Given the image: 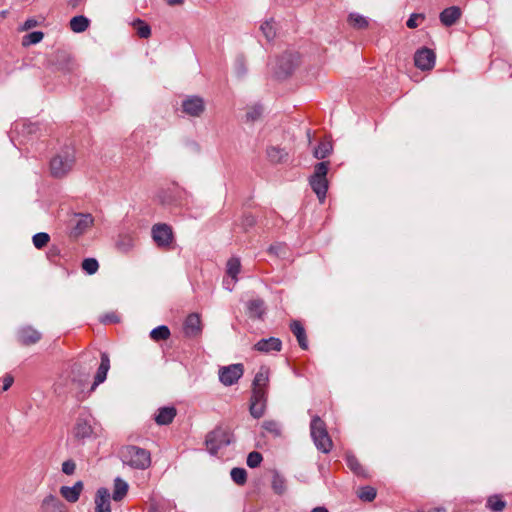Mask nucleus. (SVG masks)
<instances>
[{
    "label": "nucleus",
    "mask_w": 512,
    "mask_h": 512,
    "mask_svg": "<svg viewBox=\"0 0 512 512\" xmlns=\"http://www.w3.org/2000/svg\"><path fill=\"white\" fill-rule=\"evenodd\" d=\"M120 456L123 464L132 469L145 470L151 465L150 452L135 445L123 447L120 450Z\"/></svg>",
    "instance_id": "f257e3e1"
},
{
    "label": "nucleus",
    "mask_w": 512,
    "mask_h": 512,
    "mask_svg": "<svg viewBox=\"0 0 512 512\" xmlns=\"http://www.w3.org/2000/svg\"><path fill=\"white\" fill-rule=\"evenodd\" d=\"M76 161L75 149L64 147L50 161V174L54 178L65 177L74 167Z\"/></svg>",
    "instance_id": "f03ea898"
},
{
    "label": "nucleus",
    "mask_w": 512,
    "mask_h": 512,
    "mask_svg": "<svg viewBox=\"0 0 512 512\" xmlns=\"http://www.w3.org/2000/svg\"><path fill=\"white\" fill-rule=\"evenodd\" d=\"M310 434L316 448L323 452L329 453L332 449V440L327 432L325 422L319 417L314 416L310 423Z\"/></svg>",
    "instance_id": "7ed1b4c3"
},
{
    "label": "nucleus",
    "mask_w": 512,
    "mask_h": 512,
    "mask_svg": "<svg viewBox=\"0 0 512 512\" xmlns=\"http://www.w3.org/2000/svg\"><path fill=\"white\" fill-rule=\"evenodd\" d=\"M329 162H319L314 167V173L309 178V184L313 192L321 203L324 202L328 190V173Z\"/></svg>",
    "instance_id": "20e7f679"
},
{
    "label": "nucleus",
    "mask_w": 512,
    "mask_h": 512,
    "mask_svg": "<svg viewBox=\"0 0 512 512\" xmlns=\"http://www.w3.org/2000/svg\"><path fill=\"white\" fill-rule=\"evenodd\" d=\"M232 441L233 435L230 429L218 426L207 434L205 445L211 455H216L221 448L228 446Z\"/></svg>",
    "instance_id": "39448f33"
},
{
    "label": "nucleus",
    "mask_w": 512,
    "mask_h": 512,
    "mask_svg": "<svg viewBox=\"0 0 512 512\" xmlns=\"http://www.w3.org/2000/svg\"><path fill=\"white\" fill-rule=\"evenodd\" d=\"M97 365V357L92 354H83L79 360L72 365V381L84 384L88 381L93 368Z\"/></svg>",
    "instance_id": "423d86ee"
},
{
    "label": "nucleus",
    "mask_w": 512,
    "mask_h": 512,
    "mask_svg": "<svg viewBox=\"0 0 512 512\" xmlns=\"http://www.w3.org/2000/svg\"><path fill=\"white\" fill-rule=\"evenodd\" d=\"M244 366L241 363L230 364L219 368V381L224 386H232L236 384L243 376Z\"/></svg>",
    "instance_id": "0eeeda50"
},
{
    "label": "nucleus",
    "mask_w": 512,
    "mask_h": 512,
    "mask_svg": "<svg viewBox=\"0 0 512 512\" xmlns=\"http://www.w3.org/2000/svg\"><path fill=\"white\" fill-rule=\"evenodd\" d=\"M152 238L158 247H168L173 241V232L169 225L155 224L152 227Z\"/></svg>",
    "instance_id": "6e6552de"
},
{
    "label": "nucleus",
    "mask_w": 512,
    "mask_h": 512,
    "mask_svg": "<svg viewBox=\"0 0 512 512\" xmlns=\"http://www.w3.org/2000/svg\"><path fill=\"white\" fill-rule=\"evenodd\" d=\"M298 57L293 53H284L276 62V74L278 77H287L295 69Z\"/></svg>",
    "instance_id": "1a4fd4ad"
},
{
    "label": "nucleus",
    "mask_w": 512,
    "mask_h": 512,
    "mask_svg": "<svg viewBox=\"0 0 512 512\" xmlns=\"http://www.w3.org/2000/svg\"><path fill=\"white\" fill-rule=\"evenodd\" d=\"M436 55L433 50L423 47L414 55L415 66L423 71L431 70L435 65Z\"/></svg>",
    "instance_id": "9d476101"
},
{
    "label": "nucleus",
    "mask_w": 512,
    "mask_h": 512,
    "mask_svg": "<svg viewBox=\"0 0 512 512\" xmlns=\"http://www.w3.org/2000/svg\"><path fill=\"white\" fill-rule=\"evenodd\" d=\"M183 112L191 117H200L205 111V102L199 96H189L182 101Z\"/></svg>",
    "instance_id": "9b49d317"
},
{
    "label": "nucleus",
    "mask_w": 512,
    "mask_h": 512,
    "mask_svg": "<svg viewBox=\"0 0 512 512\" xmlns=\"http://www.w3.org/2000/svg\"><path fill=\"white\" fill-rule=\"evenodd\" d=\"M183 332L186 337L195 338L202 333L200 316L197 313L189 314L183 324Z\"/></svg>",
    "instance_id": "f8f14e48"
},
{
    "label": "nucleus",
    "mask_w": 512,
    "mask_h": 512,
    "mask_svg": "<svg viewBox=\"0 0 512 512\" xmlns=\"http://www.w3.org/2000/svg\"><path fill=\"white\" fill-rule=\"evenodd\" d=\"M92 421L90 416H79L73 430L74 436L78 439L90 437L93 433Z\"/></svg>",
    "instance_id": "ddd939ff"
},
{
    "label": "nucleus",
    "mask_w": 512,
    "mask_h": 512,
    "mask_svg": "<svg viewBox=\"0 0 512 512\" xmlns=\"http://www.w3.org/2000/svg\"><path fill=\"white\" fill-rule=\"evenodd\" d=\"M38 512H66V509L65 504L56 495L49 494L41 501Z\"/></svg>",
    "instance_id": "4468645a"
},
{
    "label": "nucleus",
    "mask_w": 512,
    "mask_h": 512,
    "mask_svg": "<svg viewBox=\"0 0 512 512\" xmlns=\"http://www.w3.org/2000/svg\"><path fill=\"white\" fill-rule=\"evenodd\" d=\"M18 341L22 345H32L41 339V333L32 326L21 327L17 332Z\"/></svg>",
    "instance_id": "2eb2a0df"
},
{
    "label": "nucleus",
    "mask_w": 512,
    "mask_h": 512,
    "mask_svg": "<svg viewBox=\"0 0 512 512\" xmlns=\"http://www.w3.org/2000/svg\"><path fill=\"white\" fill-rule=\"evenodd\" d=\"M101 361L98 366L94 383L92 384L91 390H94L99 384L103 383L106 380L107 373L110 369V359L109 355L105 352L100 353Z\"/></svg>",
    "instance_id": "dca6fc26"
},
{
    "label": "nucleus",
    "mask_w": 512,
    "mask_h": 512,
    "mask_svg": "<svg viewBox=\"0 0 512 512\" xmlns=\"http://www.w3.org/2000/svg\"><path fill=\"white\" fill-rule=\"evenodd\" d=\"M110 498L107 488H99L95 496V512H111Z\"/></svg>",
    "instance_id": "f3484780"
},
{
    "label": "nucleus",
    "mask_w": 512,
    "mask_h": 512,
    "mask_svg": "<svg viewBox=\"0 0 512 512\" xmlns=\"http://www.w3.org/2000/svg\"><path fill=\"white\" fill-rule=\"evenodd\" d=\"M282 348V342L279 338L270 337L260 339L255 345L254 349L263 353H270L273 351H280Z\"/></svg>",
    "instance_id": "a211bd4d"
},
{
    "label": "nucleus",
    "mask_w": 512,
    "mask_h": 512,
    "mask_svg": "<svg viewBox=\"0 0 512 512\" xmlns=\"http://www.w3.org/2000/svg\"><path fill=\"white\" fill-rule=\"evenodd\" d=\"M83 490L82 481H77L73 486H62L60 488L61 495L70 503L78 501Z\"/></svg>",
    "instance_id": "6ab92c4d"
},
{
    "label": "nucleus",
    "mask_w": 512,
    "mask_h": 512,
    "mask_svg": "<svg viewBox=\"0 0 512 512\" xmlns=\"http://www.w3.org/2000/svg\"><path fill=\"white\" fill-rule=\"evenodd\" d=\"M76 217L72 233L77 237L83 234L93 224V218L90 214H78Z\"/></svg>",
    "instance_id": "aec40b11"
},
{
    "label": "nucleus",
    "mask_w": 512,
    "mask_h": 512,
    "mask_svg": "<svg viewBox=\"0 0 512 512\" xmlns=\"http://www.w3.org/2000/svg\"><path fill=\"white\" fill-rule=\"evenodd\" d=\"M461 16V10L457 6H451L440 13V21L444 26H452Z\"/></svg>",
    "instance_id": "412c9836"
},
{
    "label": "nucleus",
    "mask_w": 512,
    "mask_h": 512,
    "mask_svg": "<svg viewBox=\"0 0 512 512\" xmlns=\"http://www.w3.org/2000/svg\"><path fill=\"white\" fill-rule=\"evenodd\" d=\"M290 329L297 338L299 346L304 350L308 349V341L303 325L299 321L294 320L290 324Z\"/></svg>",
    "instance_id": "4be33fe9"
},
{
    "label": "nucleus",
    "mask_w": 512,
    "mask_h": 512,
    "mask_svg": "<svg viewBox=\"0 0 512 512\" xmlns=\"http://www.w3.org/2000/svg\"><path fill=\"white\" fill-rule=\"evenodd\" d=\"M176 416V409L174 407H162L158 410L155 416V422L158 425L170 424Z\"/></svg>",
    "instance_id": "5701e85b"
},
{
    "label": "nucleus",
    "mask_w": 512,
    "mask_h": 512,
    "mask_svg": "<svg viewBox=\"0 0 512 512\" xmlns=\"http://www.w3.org/2000/svg\"><path fill=\"white\" fill-rule=\"evenodd\" d=\"M266 154L268 160L273 164L284 163L288 159V152L276 146L268 147Z\"/></svg>",
    "instance_id": "b1692460"
},
{
    "label": "nucleus",
    "mask_w": 512,
    "mask_h": 512,
    "mask_svg": "<svg viewBox=\"0 0 512 512\" xmlns=\"http://www.w3.org/2000/svg\"><path fill=\"white\" fill-rule=\"evenodd\" d=\"M128 489L129 485L126 481H124L120 477L115 478L114 489L112 494L113 500L116 502L122 501L126 497Z\"/></svg>",
    "instance_id": "393cba45"
},
{
    "label": "nucleus",
    "mask_w": 512,
    "mask_h": 512,
    "mask_svg": "<svg viewBox=\"0 0 512 512\" xmlns=\"http://www.w3.org/2000/svg\"><path fill=\"white\" fill-rule=\"evenodd\" d=\"M241 270L240 259L237 257H232L227 261L226 265V273L231 278L232 285H235L238 281V274Z\"/></svg>",
    "instance_id": "a878e982"
},
{
    "label": "nucleus",
    "mask_w": 512,
    "mask_h": 512,
    "mask_svg": "<svg viewBox=\"0 0 512 512\" xmlns=\"http://www.w3.org/2000/svg\"><path fill=\"white\" fill-rule=\"evenodd\" d=\"M268 383L269 369L262 366L254 377V380L252 382V388H260L267 390Z\"/></svg>",
    "instance_id": "bb28decb"
},
{
    "label": "nucleus",
    "mask_w": 512,
    "mask_h": 512,
    "mask_svg": "<svg viewBox=\"0 0 512 512\" xmlns=\"http://www.w3.org/2000/svg\"><path fill=\"white\" fill-rule=\"evenodd\" d=\"M89 25L90 20L83 15L74 16L69 22L70 29L75 33H82L86 31Z\"/></svg>",
    "instance_id": "cd10ccee"
},
{
    "label": "nucleus",
    "mask_w": 512,
    "mask_h": 512,
    "mask_svg": "<svg viewBox=\"0 0 512 512\" xmlns=\"http://www.w3.org/2000/svg\"><path fill=\"white\" fill-rule=\"evenodd\" d=\"M135 246V238L131 234L119 235L116 241L117 249L122 253H128Z\"/></svg>",
    "instance_id": "c85d7f7f"
},
{
    "label": "nucleus",
    "mask_w": 512,
    "mask_h": 512,
    "mask_svg": "<svg viewBox=\"0 0 512 512\" xmlns=\"http://www.w3.org/2000/svg\"><path fill=\"white\" fill-rule=\"evenodd\" d=\"M247 309L251 317L261 318L265 312L262 299H252L247 302Z\"/></svg>",
    "instance_id": "c756f323"
},
{
    "label": "nucleus",
    "mask_w": 512,
    "mask_h": 512,
    "mask_svg": "<svg viewBox=\"0 0 512 512\" xmlns=\"http://www.w3.org/2000/svg\"><path fill=\"white\" fill-rule=\"evenodd\" d=\"M346 464L357 476L367 477L365 469L354 455L346 456Z\"/></svg>",
    "instance_id": "7c9ffc66"
},
{
    "label": "nucleus",
    "mask_w": 512,
    "mask_h": 512,
    "mask_svg": "<svg viewBox=\"0 0 512 512\" xmlns=\"http://www.w3.org/2000/svg\"><path fill=\"white\" fill-rule=\"evenodd\" d=\"M234 73L238 78H243L247 74L246 59L243 55L236 56L233 64Z\"/></svg>",
    "instance_id": "2f4dec72"
},
{
    "label": "nucleus",
    "mask_w": 512,
    "mask_h": 512,
    "mask_svg": "<svg viewBox=\"0 0 512 512\" xmlns=\"http://www.w3.org/2000/svg\"><path fill=\"white\" fill-rule=\"evenodd\" d=\"M170 335V330L166 325H160L150 332V337L154 341L167 340Z\"/></svg>",
    "instance_id": "473e14b6"
},
{
    "label": "nucleus",
    "mask_w": 512,
    "mask_h": 512,
    "mask_svg": "<svg viewBox=\"0 0 512 512\" xmlns=\"http://www.w3.org/2000/svg\"><path fill=\"white\" fill-rule=\"evenodd\" d=\"M331 151L332 144L330 142H321L315 147L313 155L316 159H324L331 153Z\"/></svg>",
    "instance_id": "72a5a7b5"
},
{
    "label": "nucleus",
    "mask_w": 512,
    "mask_h": 512,
    "mask_svg": "<svg viewBox=\"0 0 512 512\" xmlns=\"http://www.w3.org/2000/svg\"><path fill=\"white\" fill-rule=\"evenodd\" d=\"M348 22L357 29H364L368 26V20L358 13H351L348 17Z\"/></svg>",
    "instance_id": "f704fd0d"
},
{
    "label": "nucleus",
    "mask_w": 512,
    "mask_h": 512,
    "mask_svg": "<svg viewBox=\"0 0 512 512\" xmlns=\"http://www.w3.org/2000/svg\"><path fill=\"white\" fill-rule=\"evenodd\" d=\"M260 29L267 40H272L276 36V28L274 25V20L270 19L265 21Z\"/></svg>",
    "instance_id": "c9c22d12"
},
{
    "label": "nucleus",
    "mask_w": 512,
    "mask_h": 512,
    "mask_svg": "<svg viewBox=\"0 0 512 512\" xmlns=\"http://www.w3.org/2000/svg\"><path fill=\"white\" fill-rule=\"evenodd\" d=\"M376 494H377L376 489L371 486L361 487L357 493L358 497L362 501H366V502L373 501L376 497Z\"/></svg>",
    "instance_id": "e433bc0d"
},
{
    "label": "nucleus",
    "mask_w": 512,
    "mask_h": 512,
    "mask_svg": "<svg viewBox=\"0 0 512 512\" xmlns=\"http://www.w3.org/2000/svg\"><path fill=\"white\" fill-rule=\"evenodd\" d=\"M272 489L275 493L281 495L286 490V481L285 479L279 475L278 473H275L272 478Z\"/></svg>",
    "instance_id": "4c0bfd02"
},
{
    "label": "nucleus",
    "mask_w": 512,
    "mask_h": 512,
    "mask_svg": "<svg viewBox=\"0 0 512 512\" xmlns=\"http://www.w3.org/2000/svg\"><path fill=\"white\" fill-rule=\"evenodd\" d=\"M43 37H44L43 32L34 31V32H31L23 37L22 44H23V46L37 44L40 41H42Z\"/></svg>",
    "instance_id": "58836bf2"
},
{
    "label": "nucleus",
    "mask_w": 512,
    "mask_h": 512,
    "mask_svg": "<svg viewBox=\"0 0 512 512\" xmlns=\"http://www.w3.org/2000/svg\"><path fill=\"white\" fill-rule=\"evenodd\" d=\"M262 427L265 431L272 434L274 437H279L281 435L280 424L275 420L264 421Z\"/></svg>",
    "instance_id": "ea45409f"
},
{
    "label": "nucleus",
    "mask_w": 512,
    "mask_h": 512,
    "mask_svg": "<svg viewBox=\"0 0 512 512\" xmlns=\"http://www.w3.org/2000/svg\"><path fill=\"white\" fill-rule=\"evenodd\" d=\"M134 27L136 28L137 30V35L140 37V38H148L150 37L151 35V28L148 24H146L144 21L140 20V19H137L135 22H134Z\"/></svg>",
    "instance_id": "a19ab883"
},
{
    "label": "nucleus",
    "mask_w": 512,
    "mask_h": 512,
    "mask_svg": "<svg viewBox=\"0 0 512 512\" xmlns=\"http://www.w3.org/2000/svg\"><path fill=\"white\" fill-rule=\"evenodd\" d=\"M232 480L238 484L243 485L247 480V472L244 468L235 467L230 472Z\"/></svg>",
    "instance_id": "79ce46f5"
},
{
    "label": "nucleus",
    "mask_w": 512,
    "mask_h": 512,
    "mask_svg": "<svg viewBox=\"0 0 512 512\" xmlns=\"http://www.w3.org/2000/svg\"><path fill=\"white\" fill-rule=\"evenodd\" d=\"M263 113V107L259 104L250 106L247 108L246 112V120L250 122H254L258 120Z\"/></svg>",
    "instance_id": "37998d69"
},
{
    "label": "nucleus",
    "mask_w": 512,
    "mask_h": 512,
    "mask_svg": "<svg viewBox=\"0 0 512 512\" xmlns=\"http://www.w3.org/2000/svg\"><path fill=\"white\" fill-rule=\"evenodd\" d=\"M487 506L494 512H501L505 508L506 502L501 500L499 496L494 495L488 498Z\"/></svg>",
    "instance_id": "c03bdc74"
},
{
    "label": "nucleus",
    "mask_w": 512,
    "mask_h": 512,
    "mask_svg": "<svg viewBox=\"0 0 512 512\" xmlns=\"http://www.w3.org/2000/svg\"><path fill=\"white\" fill-rule=\"evenodd\" d=\"M266 410V404L258 402H250L249 411L253 418H261Z\"/></svg>",
    "instance_id": "a18cd8bd"
},
{
    "label": "nucleus",
    "mask_w": 512,
    "mask_h": 512,
    "mask_svg": "<svg viewBox=\"0 0 512 512\" xmlns=\"http://www.w3.org/2000/svg\"><path fill=\"white\" fill-rule=\"evenodd\" d=\"M98 268L99 264L95 258H86L82 262V269L89 275L95 274Z\"/></svg>",
    "instance_id": "49530a36"
},
{
    "label": "nucleus",
    "mask_w": 512,
    "mask_h": 512,
    "mask_svg": "<svg viewBox=\"0 0 512 512\" xmlns=\"http://www.w3.org/2000/svg\"><path fill=\"white\" fill-rule=\"evenodd\" d=\"M32 241L37 249H41L48 244L50 236L45 232H39L33 236Z\"/></svg>",
    "instance_id": "de8ad7c7"
},
{
    "label": "nucleus",
    "mask_w": 512,
    "mask_h": 512,
    "mask_svg": "<svg viewBox=\"0 0 512 512\" xmlns=\"http://www.w3.org/2000/svg\"><path fill=\"white\" fill-rule=\"evenodd\" d=\"M250 402L267 403V390L260 388H252Z\"/></svg>",
    "instance_id": "09e8293b"
},
{
    "label": "nucleus",
    "mask_w": 512,
    "mask_h": 512,
    "mask_svg": "<svg viewBox=\"0 0 512 512\" xmlns=\"http://www.w3.org/2000/svg\"><path fill=\"white\" fill-rule=\"evenodd\" d=\"M263 460L261 453L257 451L250 452L247 456L246 463L250 468L258 467Z\"/></svg>",
    "instance_id": "8fccbe9b"
},
{
    "label": "nucleus",
    "mask_w": 512,
    "mask_h": 512,
    "mask_svg": "<svg viewBox=\"0 0 512 512\" xmlns=\"http://www.w3.org/2000/svg\"><path fill=\"white\" fill-rule=\"evenodd\" d=\"M61 250L58 246L52 245L49 247L46 255L50 262L57 263L58 258L60 257Z\"/></svg>",
    "instance_id": "3c124183"
},
{
    "label": "nucleus",
    "mask_w": 512,
    "mask_h": 512,
    "mask_svg": "<svg viewBox=\"0 0 512 512\" xmlns=\"http://www.w3.org/2000/svg\"><path fill=\"white\" fill-rule=\"evenodd\" d=\"M424 19H425V16L423 14L413 13L410 15L409 19L407 20L406 25L408 28L414 29V28L418 27V25H419L418 21L419 20L423 21Z\"/></svg>",
    "instance_id": "603ef678"
},
{
    "label": "nucleus",
    "mask_w": 512,
    "mask_h": 512,
    "mask_svg": "<svg viewBox=\"0 0 512 512\" xmlns=\"http://www.w3.org/2000/svg\"><path fill=\"white\" fill-rule=\"evenodd\" d=\"M76 469V464L73 460L69 459L62 463V472L66 475L74 474Z\"/></svg>",
    "instance_id": "864d4df0"
},
{
    "label": "nucleus",
    "mask_w": 512,
    "mask_h": 512,
    "mask_svg": "<svg viewBox=\"0 0 512 512\" xmlns=\"http://www.w3.org/2000/svg\"><path fill=\"white\" fill-rule=\"evenodd\" d=\"M14 382V378L12 375L10 374H6L4 377H3V387H2V391H7L13 384Z\"/></svg>",
    "instance_id": "5fc2aeb1"
},
{
    "label": "nucleus",
    "mask_w": 512,
    "mask_h": 512,
    "mask_svg": "<svg viewBox=\"0 0 512 512\" xmlns=\"http://www.w3.org/2000/svg\"><path fill=\"white\" fill-rule=\"evenodd\" d=\"M37 25V21L35 19H27L25 22H24V25H23V29L24 30H29L33 27H35Z\"/></svg>",
    "instance_id": "6e6d98bb"
},
{
    "label": "nucleus",
    "mask_w": 512,
    "mask_h": 512,
    "mask_svg": "<svg viewBox=\"0 0 512 512\" xmlns=\"http://www.w3.org/2000/svg\"><path fill=\"white\" fill-rule=\"evenodd\" d=\"M168 6H181L185 0H164Z\"/></svg>",
    "instance_id": "4d7b16f0"
},
{
    "label": "nucleus",
    "mask_w": 512,
    "mask_h": 512,
    "mask_svg": "<svg viewBox=\"0 0 512 512\" xmlns=\"http://www.w3.org/2000/svg\"><path fill=\"white\" fill-rule=\"evenodd\" d=\"M103 321L104 322H110V323H115L118 321V317L115 315V314H107L104 318H103Z\"/></svg>",
    "instance_id": "13d9d810"
},
{
    "label": "nucleus",
    "mask_w": 512,
    "mask_h": 512,
    "mask_svg": "<svg viewBox=\"0 0 512 512\" xmlns=\"http://www.w3.org/2000/svg\"><path fill=\"white\" fill-rule=\"evenodd\" d=\"M84 2V0H69L68 1V5L73 8V9H76L78 8L82 3Z\"/></svg>",
    "instance_id": "bf43d9fd"
},
{
    "label": "nucleus",
    "mask_w": 512,
    "mask_h": 512,
    "mask_svg": "<svg viewBox=\"0 0 512 512\" xmlns=\"http://www.w3.org/2000/svg\"><path fill=\"white\" fill-rule=\"evenodd\" d=\"M223 286L226 290L232 291L235 285H232L231 278H230V279H224Z\"/></svg>",
    "instance_id": "052dcab7"
},
{
    "label": "nucleus",
    "mask_w": 512,
    "mask_h": 512,
    "mask_svg": "<svg viewBox=\"0 0 512 512\" xmlns=\"http://www.w3.org/2000/svg\"><path fill=\"white\" fill-rule=\"evenodd\" d=\"M245 222H246V225L252 226L255 222V219L253 216H246Z\"/></svg>",
    "instance_id": "680f3d73"
},
{
    "label": "nucleus",
    "mask_w": 512,
    "mask_h": 512,
    "mask_svg": "<svg viewBox=\"0 0 512 512\" xmlns=\"http://www.w3.org/2000/svg\"><path fill=\"white\" fill-rule=\"evenodd\" d=\"M311 512H329L325 507L319 506L316 508H313Z\"/></svg>",
    "instance_id": "e2e57ef3"
}]
</instances>
